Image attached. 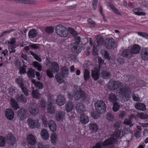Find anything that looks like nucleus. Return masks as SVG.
<instances>
[{"instance_id":"nucleus-1","label":"nucleus","mask_w":148,"mask_h":148,"mask_svg":"<svg viewBox=\"0 0 148 148\" xmlns=\"http://www.w3.org/2000/svg\"><path fill=\"white\" fill-rule=\"evenodd\" d=\"M121 138V132L120 129L115 130L113 135L106 140L103 143H97L92 148H101L103 146H106L114 144L116 141Z\"/></svg>"},{"instance_id":"nucleus-2","label":"nucleus","mask_w":148,"mask_h":148,"mask_svg":"<svg viewBox=\"0 0 148 148\" xmlns=\"http://www.w3.org/2000/svg\"><path fill=\"white\" fill-rule=\"evenodd\" d=\"M74 91L75 95H73L71 93H68V97L69 99H71L73 97L76 100L79 99L86 97L85 93L81 90L79 86H75L74 88Z\"/></svg>"},{"instance_id":"nucleus-3","label":"nucleus","mask_w":148,"mask_h":148,"mask_svg":"<svg viewBox=\"0 0 148 148\" xmlns=\"http://www.w3.org/2000/svg\"><path fill=\"white\" fill-rule=\"evenodd\" d=\"M98 61L99 63V69L95 68L92 72V76L95 80H97L99 78V73L100 69L102 66L103 67H105L106 66V64L104 63L103 60L101 58H98Z\"/></svg>"},{"instance_id":"nucleus-4","label":"nucleus","mask_w":148,"mask_h":148,"mask_svg":"<svg viewBox=\"0 0 148 148\" xmlns=\"http://www.w3.org/2000/svg\"><path fill=\"white\" fill-rule=\"evenodd\" d=\"M95 107L96 111L100 114L104 112L106 110V105L102 100H97L95 103Z\"/></svg>"},{"instance_id":"nucleus-5","label":"nucleus","mask_w":148,"mask_h":148,"mask_svg":"<svg viewBox=\"0 0 148 148\" xmlns=\"http://www.w3.org/2000/svg\"><path fill=\"white\" fill-rule=\"evenodd\" d=\"M56 32L59 36L62 37H66L68 31L66 27L61 24L57 25L55 28Z\"/></svg>"},{"instance_id":"nucleus-6","label":"nucleus","mask_w":148,"mask_h":148,"mask_svg":"<svg viewBox=\"0 0 148 148\" xmlns=\"http://www.w3.org/2000/svg\"><path fill=\"white\" fill-rule=\"evenodd\" d=\"M59 66L58 64L56 62H53L51 66V70L48 69L46 71L47 74L50 78H52L53 77V75L52 73H56L59 71Z\"/></svg>"},{"instance_id":"nucleus-7","label":"nucleus","mask_w":148,"mask_h":148,"mask_svg":"<svg viewBox=\"0 0 148 148\" xmlns=\"http://www.w3.org/2000/svg\"><path fill=\"white\" fill-rule=\"evenodd\" d=\"M131 93L130 89L128 87H125L121 89L119 92L121 96L125 101L128 100L129 97Z\"/></svg>"},{"instance_id":"nucleus-8","label":"nucleus","mask_w":148,"mask_h":148,"mask_svg":"<svg viewBox=\"0 0 148 148\" xmlns=\"http://www.w3.org/2000/svg\"><path fill=\"white\" fill-rule=\"evenodd\" d=\"M122 83L117 81L110 80L108 83V87L113 92L117 90L119 87L121 85Z\"/></svg>"},{"instance_id":"nucleus-9","label":"nucleus","mask_w":148,"mask_h":148,"mask_svg":"<svg viewBox=\"0 0 148 148\" xmlns=\"http://www.w3.org/2000/svg\"><path fill=\"white\" fill-rule=\"evenodd\" d=\"M104 45L107 49H112L115 47L116 45L114 39L112 38H107L105 40Z\"/></svg>"},{"instance_id":"nucleus-10","label":"nucleus","mask_w":148,"mask_h":148,"mask_svg":"<svg viewBox=\"0 0 148 148\" xmlns=\"http://www.w3.org/2000/svg\"><path fill=\"white\" fill-rule=\"evenodd\" d=\"M80 38L79 36H76L75 37L76 40L75 42L71 44V49L74 52L79 53L81 52V49L80 47L78 46L80 41Z\"/></svg>"},{"instance_id":"nucleus-11","label":"nucleus","mask_w":148,"mask_h":148,"mask_svg":"<svg viewBox=\"0 0 148 148\" xmlns=\"http://www.w3.org/2000/svg\"><path fill=\"white\" fill-rule=\"evenodd\" d=\"M27 121L29 127L31 129L38 128L40 126V123L38 120H34L32 118H29Z\"/></svg>"},{"instance_id":"nucleus-12","label":"nucleus","mask_w":148,"mask_h":148,"mask_svg":"<svg viewBox=\"0 0 148 148\" xmlns=\"http://www.w3.org/2000/svg\"><path fill=\"white\" fill-rule=\"evenodd\" d=\"M26 140L28 144L31 146H34L36 143V137L32 134H30L27 136Z\"/></svg>"},{"instance_id":"nucleus-13","label":"nucleus","mask_w":148,"mask_h":148,"mask_svg":"<svg viewBox=\"0 0 148 148\" xmlns=\"http://www.w3.org/2000/svg\"><path fill=\"white\" fill-rule=\"evenodd\" d=\"M16 140L14 135L12 133L8 134L6 137L7 143L10 145H13L16 143Z\"/></svg>"},{"instance_id":"nucleus-14","label":"nucleus","mask_w":148,"mask_h":148,"mask_svg":"<svg viewBox=\"0 0 148 148\" xmlns=\"http://www.w3.org/2000/svg\"><path fill=\"white\" fill-rule=\"evenodd\" d=\"M41 138L44 140H47L49 139V134L48 131L45 128L42 129L40 132Z\"/></svg>"},{"instance_id":"nucleus-15","label":"nucleus","mask_w":148,"mask_h":148,"mask_svg":"<svg viewBox=\"0 0 148 148\" xmlns=\"http://www.w3.org/2000/svg\"><path fill=\"white\" fill-rule=\"evenodd\" d=\"M27 111L25 109L21 108L18 112V117L21 120H23L26 119Z\"/></svg>"},{"instance_id":"nucleus-16","label":"nucleus","mask_w":148,"mask_h":148,"mask_svg":"<svg viewBox=\"0 0 148 148\" xmlns=\"http://www.w3.org/2000/svg\"><path fill=\"white\" fill-rule=\"evenodd\" d=\"M14 112L12 109H7L5 110V116L8 120H12L14 118Z\"/></svg>"},{"instance_id":"nucleus-17","label":"nucleus","mask_w":148,"mask_h":148,"mask_svg":"<svg viewBox=\"0 0 148 148\" xmlns=\"http://www.w3.org/2000/svg\"><path fill=\"white\" fill-rule=\"evenodd\" d=\"M89 130L92 133L97 132L99 130V126L97 124L95 123H91L88 124Z\"/></svg>"},{"instance_id":"nucleus-18","label":"nucleus","mask_w":148,"mask_h":148,"mask_svg":"<svg viewBox=\"0 0 148 148\" xmlns=\"http://www.w3.org/2000/svg\"><path fill=\"white\" fill-rule=\"evenodd\" d=\"M141 56L143 60H148V48H144L142 49Z\"/></svg>"},{"instance_id":"nucleus-19","label":"nucleus","mask_w":148,"mask_h":148,"mask_svg":"<svg viewBox=\"0 0 148 148\" xmlns=\"http://www.w3.org/2000/svg\"><path fill=\"white\" fill-rule=\"evenodd\" d=\"M66 102L64 97L62 95H59L57 96L56 103L59 106H62L64 105Z\"/></svg>"},{"instance_id":"nucleus-20","label":"nucleus","mask_w":148,"mask_h":148,"mask_svg":"<svg viewBox=\"0 0 148 148\" xmlns=\"http://www.w3.org/2000/svg\"><path fill=\"white\" fill-rule=\"evenodd\" d=\"M75 109L79 113H82L86 111L85 106L81 103H77Z\"/></svg>"},{"instance_id":"nucleus-21","label":"nucleus","mask_w":148,"mask_h":148,"mask_svg":"<svg viewBox=\"0 0 148 148\" xmlns=\"http://www.w3.org/2000/svg\"><path fill=\"white\" fill-rule=\"evenodd\" d=\"M141 47L138 45L135 44L132 47L130 52L133 54H137L139 53L140 51Z\"/></svg>"},{"instance_id":"nucleus-22","label":"nucleus","mask_w":148,"mask_h":148,"mask_svg":"<svg viewBox=\"0 0 148 148\" xmlns=\"http://www.w3.org/2000/svg\"><path fill=\"white\" fill-rule=\"evenodd\" d=\"M51 143L53 144H56L58 140V135L55 133L51 134L50 137Z\"/></svg>"},{"instance_id":"nucleus-23","label":"nucleus","mask_w":148,"mask_h":148,"mask_svg":"<svg viewBox=\"0 0 148 148\" xmlns=\"http://www.w3.org/2000/svg\"><path fill=\"white\" fill-rule=\"evenodd\" d=\"M79 120L81 123L83 124H86L89 122L88 117L84 114H82L80 115Z\"/></svg>"},{"instance_id":"nucleus-24","label":"nucleus","mask_w":148,"mask_h":148,"mask_svg":"<svg viewBox=\"0 0 148 148\" xmlns=\"http://www.w3.org/2000/svg\"><path fill=\"white\" fill-rule=\"evenodd\" d=\"M48 126L51 131L54 132L56 131L57 129L56 125L55 122L53 120L49 121Z\"/></svg>"},{"instance_id":"nucleus-25","label":"nucleus","mask_w":148,"mask_h":148,"mask_svg":"<svg viewBox=\"0 0 148 148\" xmlns=\"http://www.w3.org/2000/svg\"><path fill=\"white\" fill-rule=\"evenodd\" d=\"M47 112L50 114H54L55 112V107L52 103H48L47 108Z\"/></svg>"},{"instance_id":"nucleus-26","label":"nucleus","mask_w":148,"mask_h":148,"mask_svg":"<svg viewBox=\"0 0 148 148\" xmlns=\"http://www.w3.org/2000/svg\"><path fill=\"white\" fill-rule=\"evenodd\" d=\"M132 11L135 14L138 16H144L146 14V13L143 12L142 9L140 8L134 9Z\"/></svg>"},{"instance_id":"nucleus-27","label":"nucleus","mask_w":148,"mask_h":148,"mask_svg":"<svg viewBox=\"0 0 148 148\" xmlns=\"http://www.w3.org/2000/svg\"><path fill=\"white\" fill-rule=\"evenodd\" d=\"M15 98L18 102H21L24 103L27 102V99L23 95H17Z\"/></svg>"},{"instance_id":"nucleus-28","label":"nucleus","mask_w":148,"mask_h":148,"mask_svg":"<svg viewBox=\"0 0 148 148\" xmlns=\"http://www.w3.org/2000/svg\"><path fill=\"white\" fill-rule=\"evenodd\" d=\"M108 98V100L113 103L116 102L118 100L116 95L113 93L109 94Z\"/></svg>"},{"instance_id":"nucleus-29","label":"nucleus","mask_w":148,"mask_h":148,"mask_svg":"<svg viewBox=\"0 0 148 148\" xmlns=\"http://www.w3.org/2000/svg\"><path fill=\"white\" fill-rule=\"evenodd\" d=\"M10 104L11 107L15 110H17L20 108L17 102L14 99L11 98Z\"/></svg>"},{"instance_id":"nucleus-30","label":"nucleus","mask_w":148,"mask_h":148,"mask_svg":"<svg viewBox=\"0 0 148 148\" xmlns=\"http://www.w3.org/2000/svg\"><path fill=\"white\" fill-rule=\"evenodd\" d=\"M135 107L137 109L144 111L146 110V107L143 103H137L135 105Z\"/></svg>"},{"instance_id":"nucleus-31","label":"nucleus","mask_w":148,"mask_h":148,"mask_svg":"<svg viewBox=\"0 0 148 148\" xmlns=\"http://www.w3.org/2000/svg\"><path fill=\"white\" fill-rule=\"evenodd\" d=\"M65 115V112H58L56 114V119L58 121L62 120L64 119Z\"/></svg>"},{"instance_id":"nucleus-32","label":"nucleus","mask_w":148,"mask_h":148,"mask_svg":"<svg viewBox=\"0 0 148 148\" xmlns=\"http://www.w3.org/2000/svg\"><path fill=\"white\" fill-rule=\"evenodd\" d=\"M38 35V32L36 30L34 29H32L29 32L28 35L30 38H34L36 37Z\"/></svg>"},{"instance_id":"nucleus-33","label":"nucleus","mask_w":148,"mask_h":148,"mask_svg":"<svg viewBox=\"0 0 148 148\" xmlns=\"http://www.w3.org/2000/svg\"><path fill=\"white\" fill-rule=\"evenodd\" d=\"M66 110L69 112L72 111L73 108V106L71 102L69 101L67 102L65 105Z\"/></svg>"},{"instance_id":"nucleus-34","label":"nucleus","mask_w":148,"mask_h":148,"mask_svg":"<svg viewBox=\"0 0 148 148\" xmlns=\"http://www.w3.org/2000/svg\"><path fill=\"white\" fill-rule=\"evenodd\" d=\"M32 82L34 84L35 86L39 89H42L43 87L42 84L40 82H36L35 79H32Z\"/></svg>"},{"instance_id":"nucleus-35","label":"nucleus","mask_w":148,"mask_h":148,"mask_svg":"<svg viewBox=\"0 0 148 148\" xmlns=\"http://www.w3.org/2000/svg\"><path fill=\"white\" fill-rule=\"evenodd\" d=\"M61 74L64 77H67L69 74V69L67 67L63 66L61 69Z\"/></svg>"},{"instance_id":"nucleus-36","label":"nucleus","mask_w":148,"mask_h":148,"mask_svg":"<svg viewBox=\"0 0 148 148\" xmlns=\"http://www.w3.org/2000/svg\"><path fill=\"white\" fill-rule=\"evenodd\" d=\"M8 47L16 46V42L15 39L14 38L10 39L8 42Z\"/></svg>"},{"instance_id":"nucleus-37","label":"nucleus","mask_w":148,"mask_h":148,"mask_svg":"<svg viewBox=\"0 0 148 148\" xmlns=\"http://www.w3.org/2000/svg\"><path fill=\"white\" fill-rule=\"evenodd\" d=\"M46 102L44 99H41L39 104V106L42 110H45L46 108Z\"/></svg>"},{"instance_id":"nucleus-38","label":"nucleus","mask_w":148,"mask_h":148,"mask_svg":"<svg viewBox=\"0 0 148 148\" xmlns=\"http://www.w3.org/2000/svg\"><path fill=\"white\" fill-rule=\"evenodd\" d=\"M27 75L30 78H34L35 77L34 71L32 69H30L27 72Z\"/></svg>"},{"instance_id":"nucleus-39","label":"nucleus","mask_w":148,"mask_h":148,"mask_svg":"<svg viewBox=\"0 0 148 148\" xmlns=\"http://www.w3.org/2000/svg\"><path fill=\"white\" fill-rule=\"evenodd\" d=\"M64 77L62 75H60L59 74H56L55 76V77L57 81L60 83H61L64 82L63 77Z\"/></svg>"},{"instance_id":"nucleus-40","label":"nucleus","mask_w":148,"mask_h":148,"mask_svg":"<svg viewBox=\"0 0 148 148\" xmlns=\"http://www.w3.org/2000/svg\"><path fill=\"white\" fill-rule=\"evenodd\" d=\"M84 80L85 81H88L90 77V73L87 69H85L84 74Z\"/></svg>"},{"instance_id":"nucleus-41","label":"nucleus","mask_w":148,"mask_h":148,"mask_svg":"<svg viewBox=\"0 0 148 148\" xmlns=\"http://www.w3.org/2000/svg\"><path fill=\"white\" fill-rule=\"evenodd\" d=\"M129 50H124L123 52L122 55L123 56L126 58L130 57L131 55Z\"/></svg>"},{"instance_id":"nucleus-42","label":"nucleus","mask_w":148,"mask_h":148,"mask_svg":"<svg viewBox=\"0 0 148 148\" xmlns=\"http://www.w3.org/2000/svg\"><path fill=\"white\" fill-rule=\"evenodd\" d=\"M136 116L142 119H146L148 117L147 114L143 112L138 113L137 114Z\"/></svg>"},{"instance_id":"nucleus-43","label":"nucleus","mask_w":148,"mask_h":148,"mask_svg":"<svg viewBox=\"0 0 148 148\" xmlns=\"http://www.w3.org/2000/svg\"><path fill=\"white\" fill-rule=\"evenodd\" d=\"M6 139L5 137L0 136V147H3L5 146Z\"/></svg>"},{"instance_id":"nucleus-44","label":"nucleus","mask_w":148,"mask_h":148,"mask_svg":"<svg viewBox=\"0 0 148 148\" xmlns=\"http://www.w3.org/2000/svg\"><path fill=\"white\" fill-rule=\"evenodd\" d=\"M32 95L34 98L38 99L40 97V94L39 93L38 90H34L32 92Z\"/></svg>"},{"instance_id":"nucleus-45","label":"nucleus","mask_w":148,"mask_h":148,"mask_svg":"<svg viewBox=\"0 0 148 148\" xmlns=\"http://www.w3.org/2000/svg\"><path fill=\"white\" fill-rule=\"evenodd\" d=\"M16 82L19 85L20 87H22L24 85L23 79L21 77H19L16 80Z\"/></svg>"},{"instance_id":"nucleus-46","label":"nucleus","mask_w":148,"mask_h":148,"mask_svg":"<svg viewBox=\"0 0 148 148\" xmlns=\"http://www.w3.org/2000/svg\"><path fill=\"white\" fill-rule=\"evenodd\" d=\"M29 110L30 113L33 115H36L38 113V110L33 107L29 108Z\"/></svg>"},{"instance_id":"nucleus-47","label":"nucleus","mask_w":148,"mask_h":148,"mask_svg":"<svg viewBox=\"0 0 148 148\" xmlns=\"http://www.w3.org/2000/svg\"><path fill=\"white\" fill-rule=\"evenodd\" d=\"M42 122V125L45 127H47L48 125L49 121H47L46 118L44 116H42L41 118Z\"/></svg>"},{"instance_id":"nucleus-48","label":"nucleus","mask_w":148,"mask_h":148,"mask_svg":"<svg viewBox=\"0 0 148 148\" xmlns=\"http://www.w3.org/2000/svg\"><path fill=\"white\" fill-rule=\"evenodd\" d=\"M101 74L102 78L104 79H108L110 75V73L106 71H103Z\"/></svg>"},{"instance_id":"nucleus-49","label":"nucleus","mask_w":148,"mask_h":148,"mask_svg":"<svg viewBox=\"0 0 148 148\" xmlns=\"http://www.w3.org/2000/svg\"><path fill=\"white\" fill-rule=\"evenodd\" d=\"M33 65L34 67L37 68L38 71H41L42 70V66L39 62H33Z\"/></svg>"},{"instance_id":"nucleus-50","label":"nucleus","mask_w":148,"mask_h":148,"mask_svg":"<svg viewBox=\"0 0 148 148\" xmlns=\"http://www.w3.org/2000/svg\"><path fill=\"white\" fill-rule=\"evenodd\" d=\"M113 103H114V104L112 107V110L115 112H117L119 109L120 106L118 103H116V102Z\"/></svg>"},{"instance_id":"nucleus-51","label":"nucleus","mask_w":148,"mask_h":148,"mask_svg":"<svg viewBox=\"0 0 148 148\" xmlns=\"http://www.w3.org/2000/svg\"><path fill=\"white\" fill-rule=\"evenodd\" d=\"M30 53L34 57V58L37 60L39 62H41V59L39 57L38 55H37L35 53L33 52L32 51H30Z\"/></svg>"},{"instance_id":"nucleus-52","label":"nucleus","mask_w":148,"mask_h":148,"mask_svg":"<svg viewBox=\"0 0 148 148\" xmlns=\"http://www.w3.org/2000/svg\"><path fill=\"white\" fill-rule=\"evenodd\" d=\"M27 66L25 65H23V66L19 69L20 73L21 74L27 73L26 72V69Z\"/></svg>"},{"instance_id":"nucleus-53","label":"nucleus","mask_w":148,"mask_h":148,"mask_svg":"<svg viewBox=\"0 0 148 148\" xmlns=\"http://www.w3.org/2000/svg\"><path fill=\"white\" fill-rule=\"evenodd\" d=\"M102 54L105 59L109 60L110 59L109 54L106 51H103L102 52Z\"/></svg>"},{"instance_id":"nucleus-54","label":"nucleus","mask_w":148,"mask_h":148,"mask_svg":"<svg viewBox=\"0 0 148 148\" xmlns=\"http://www.w3.org/2000/svg\"><path fill=\"white\" fill-rule=\"evenodd\" d=\"M107 118L109 121H112L114 120V118L113 115L111 113H108L107 114Z\"/></svg>"},{"instance_id":"nucleus-55","label":"nucleus","mask_w":148,"mask_h":148,"mask_svg":"<svg viewBox=\"0 0 148 148\" xmlns=\"http://www.w3.org/2000/svg\"><path fill=\"white\" fill-rule=\"evenodd\" d=\"M54 30L53 27H47L45 28V31L47 33H53V32Z\"/></svg>"},{"instance_id":"nucleus-56","label":"nucleus","mask_w":148,"mask_h":148,"mask_svg":"<svg viewBox=\"0 0 148 148\" xmlns=\"http://www.w3.org/2000/svg\"><path fill=\"white\" fill-rule=\"evenodd\" d=\"M20 88H21L22 90L26 95H28V90L27 89L26 87L24 86L23 85L22 86V87H20Z\"/></svg>"},{"instance_id":"nucleus-57","label":"nucleus","mask_w":148,"mask_h":148,"mask_svg":"<svg viewBox=\"0 0 148 148\" xmlns=\"http://www.w3.org/2000/svg\"><path fill=\"white\" fill-rule=\"evenodd\" d=\"M110 8L116 14L120 15L121 13L119 10L113 5H111L110 6Z\"/></svg>"},{"instance_id":"nucleus-58","label":"nucleus","mask_w":148,"mask_h":148,"mask_svg":"<svg viewBox=\"0 0 148 148\" xmlns=\"http://www.w3.org/2000/svg\"><path fill=\"white\" fill-rule=\"evenodd\" d=\"M137 33L139 36L143 38H145L148 36V34L146 33L138 32H137Z\"/></svg>"},{"instance_id":"nucleus-59","label":"nucleus","mask_w":148,"mask_h":148,"mask_svg":"<svg viewBox=\"0 0 148 148\" xmlns=\"http://www.w3.org/2000/svg\"><path fill=\"white\" fill-rule=\"evenodd\" d=\"M98 0H93L92 6L93 9L95 10L97 8Z\"/></svg>"},{"instance_id":"nucleus-60","label":"nucleus","mask_w":148,"mask_h":148,"mask_svg":"<svg viewBox=\"0 0 148 148\" xmlns=\"http://www.w3.org/2000/svg\"><path fill=\"white\" fill-rule=\"evenodd\" d=\"M132 121L130 120L129 119H125L123 121V123L125 124L130 125L131 126L132 125Z\"/></svg>"},{"instance_id":"nucleus-61","label":"nucleus","mask_w":148,"mask_h":148,"mask_svg":"<svg viewBox=\"0 0 148 148\" xmlns=\"http://www.w3.org/2000/svg\"><path fill=\"white\" fill-rule=\"evenodd\" d=\"M8 93L10 95L13 96L15 93L14 88L12 87L9 88Z\"/></svg>"},{"instance_id":"nucleus-62","label":"nucleus","mask_w":148,"mask_h":148,"mask_svg":"<svg viewBox=\"0 0 148 148\" xmlns=\"http://www.w3.org/2000/svg\"><path fill=\"white\" fill-rule=\"evenodd\" d=\"M97 45H100L103 41V38L101 37L98 36L97 39Z\"/></svg>"},{"instance_id":"nucleus-63","label":"nucleus","mask_w":148,"mask_h":148,"mask_svg":"<svg viewBox=\"0 0 148 148\" xmlns=\"http://www.w3.org/2000/svg\"><path fill=\"white\" fill-rule=\"evenodd\" d=\"M120 113L119 114V117L121 119H123L124 117L126 115L125 112L124 111H120Z\"/></svg>"},{"instance_id":"nucleus-64","label":"nucleus","mask_w":148,"mask_h":148,"mask_svg":"<svg viewBox=\"0 0 148 148\" xmlns=\"http://www.w3.org/2000/svg\"><path fill=\"white\" fill-rule=\"evenodd\" d=\"M132 98L135 101H138L140 99V98L139 96L136 94H134L132 96Z\"/></svg>"}]
</instances>
